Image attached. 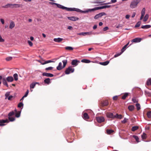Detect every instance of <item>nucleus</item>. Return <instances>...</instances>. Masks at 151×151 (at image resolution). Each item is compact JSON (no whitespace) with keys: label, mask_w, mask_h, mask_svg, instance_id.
Wrapping results in <instances>:
<instances>
[{"label":"nucleus","mask_w":151,"mask_h":151,"mask_svg":"<svg viewBox=\"0 0 151 151\" xmlns=\"http://www.w3.org/2000/svg\"><path fill=\"white\" fill-rule=\"evenodd\" d=\"M92 9H88L85 11H82L81 10L75 8H69L68 11H74L86 14L89 12H92Z\"/></svg>","instance_id":"1"},{"label":"nucleus","mask_w":151,"mask_h":151,"mask_svg":"<svg viewBox=\"0 0 151 151\" xmlns=\"http://www.w3.org/2000/svg\"><path fill=\"white\" fill-rule=\"evenodd\" d=\"M139 1L138 0H134L132 1L130 3V7L131 9H134L137 7Z\"/></svg>","instance_id":"2"},{"label":"nucleus","mask_w":151,"mask_h":151,"mask_svg":"<svg viewBox=\"0 0 151 151\" xmlns=\"http://www.w3.org/2000/svg\"><path fill=\"white\" fill-rule=\"evenodd\" d=\"M63 63V67L62 66V63L61 62H60L59 63L58 66L57 67V69L58 70H61L63 68H64L67 63V60H64L62 61Z\"/></svg>","instance_id":"3"},{"label":"nucleus","mask_w":151,"mask_h":151,"mask_svg":"<svg viewBox=\"0 0 151 151\" xmlns=\"http://www.w3.org/2000/svg\"><path fill=\"white\" fill-rule=\"evenodd\" d=\"M110 5H105V6H98V7H94L92 9V12L95 11L96 10H99L100 9H105L106 8H109L111 7Z\"/></svg>","instance_id":"4"},{"label":"nucleus","mask_w":151,"mask_h":151,"mask_svg":"<svg viewBox=\"0 0 151 151\" xmlns=\"http://www.w3.org/2000/svg\"><path fill=\"white\" fill-rule=\"evenodd\" d=\"M74 71V69L72 68L71 67H68L66 70L65 73L66 74H69L70 73H73Z\"/></svg>","instance_id":"5"},{"label":"nucleus","mask_w":151,"mask_h":151,"mask_svg":"<svg viewBox=\"0 0 151 151\" xmlns=\"http://www.w3.org/2000/svg\"><path fill=\"white\" fill-rule=\"evenodd\" d=\"M106 13L104 12L100 13L96 15L94 17V18L95 19H97L99 18H100L102 16L105 15Z\"/></svg>","instance_id":"6"},{"label":"nucleus","mask_w":151,"mask_h":151,"mask_svg":"<svg viewBox=\"0 0 151 151\" xmlns=\"http://www.w3.org/2000/svg\"><path fill=\"white\" fill-rule=\"evenodd\" d=\"M96 120L99 123H101L104 121L105 119L103 116H99L96 117Z\"/></svg>","instance_id":"7"},{"label":"nucleus","mask_w":151,"mask_h":151,"mask_svg":"<svg viewBox=\"0 0 151 151\" xmlns=\"http://www.w3.org/2000/svg\"><path fill=\"white\" fill-rule=\"evenodd\" d=\"M9 120L7 119L5 120H0V126H3L5 125L4 124L5 123L9 122Z\"/></svg>","instance_id":"8"},{"label":"nucleus","mask_w":151,"mask_h":151,"mask_svg":"<svg viewBox=\"0 0 151 151\" xmlns=\"http://www.w3.org/2000/svg\"><path fill=\"white\" fill-rule=\"evenodd\" d=\"M57 6L58 7L61 8L62 9H65L67 11H68L69 8H68L66 7H65L61 4H57Z\"/></svg>","instance_id":"9"},{"label":"nucleus","mask_w":151,"mask_h":151,"mask_svg":"<svg viewBox=\"0 0 151 151\" xmlns=\"http://www.w3.org/2000/svg\"><path fill=\"white\" fill-rule=\"evenodd\" d=\"M67 18L69 20L73 21H75L79 19L78 18L74 16L69 17Z\"/></svg>","instance_id":"10"},{"label":"nucleus","mask_w":151,"mask_h":151,"mask_svg":"<svg viewBox=\"0 0 151 151\" xmlns=\"http://www.w3.org/2000/svg\"><path fill=\"white\" fill-rule=\"evenodd\" d=\"M79 63H80L79 61L77 60H73L71 62V64L73 65L76 66L78 65Z\"/></svg>","instance_id":"11"},{"label":"nucleus","mask_w":151,"mask_h":151,"mask_svg":"<svg viewBox=\"0 0 151 151\" xmlns=\"http://www.w3.org/2000/svg\"><path fill=\"white\" fill-rule=\"evenodd\" d=\"M141 40V38L137 37L133 39L131 41L132 42L138 43L140 42Z\"/></svg>","instance_id":"12"},{"label":"nucleus","mask_w":151,"mask_h":151,"mask_svg":"<svg viewBox=\"0 0 151 151\" xmlns=\"http://www.w3.org/2000/svg\"><path fill=\"white\" fill-rule=\"evenodd\" d=\"M42 75L43 76H46L50 77H52L54 76L52 74L45 72L43 73H42Z\"/></svg>","instance_id":"13"},{"label":"nucleus","mask_w":151,"mask_h":151,"mask_svg":"<svg viewBox=\"0 0 151 151\" xmlns=\"http://www.w3.org/2000/svg\"><path fill=\"white\" fill-rule=\"evenodd\" d=\"M106 116L107 117L111 119L114 118V115L112 113L109 112L107 113Z\"/></svg>","instance_id":"14"},{"label":"nucleus","mask_w":151,"mask_h":151,"mask_svg":"<svg viewBox=\"0 0 151 151\" xmlns=\"http://www.w3.org/2000/svg\"><path fill=\"white\" fill-rule=\"evenodd\" d=\"M63 40V39L62 38L58 37V38H54L53 41L55 42L59 43L61 42Z\"/></svg>","instance_id":"15"},{"label":"nucleus","mask_w":151,"mask_h":151,"mask_svg":"<svg viewBox=\"0 0 151 151\" xmlns=\"http://www.w3.org/2000/svg\"><path fill=\"white\" fill-rule=\"evenodd\" d=\"M6 81L8 82H12L14 80V78L12 76H9L6 78Z\"/></svg>","instance_id":"16"},{"label":"nucleus","mask_w":151,"mask_h":151,"mask_svg":"<svg viewBox=\"0 0 151 151\" xmlns=\"http://www.w3.org/2000/svg\"><path fill=\"white\" fill-rule=\"evenodd\" d=\"M21 5L20 4H11V6L12 8L15 7V8H19L21 6Z\"/></svg>","instance_id":"17"},{"label":"nucleus","mask_w":151,"mask_h":151,"mask_svg":"<svg viewBox=\"0 0 151 151\" xmlns=\"http://www.w3.org/2000/svg\"><path fill=\"white\" fill-rule=\"evenodd\" d=\"M2 83L4 85L6 86L7 87H8L9 85L7 83L6 81V79L4 78H2Z\"/></svg>","instance_id":"18"},{"label":"nucleus","mask_w":151,"mask_h":151,"mask_svg":"<svg viewBox=\"0 0 151 151\" xmlns=\"http://www.w3.org/2000/svg\"><path fill=\"white\" fill-rule=\"evenodd\" d=\"M44 82L45 83L49 84L51 83L50 80L49 78H47L45 79L44 80Z\"/></svg>","instance_id":"19"},{"label":"nucleus","mask_w":151,"mask_h":151,"mask_svg":"<svg viewBox=\"0 0 151 151\" xmlns=\"http://www.w3.org/2000/svg\"><path fill=\"white\" fill-rule=\"evenodd\" d=\"M151 27V26L150 25H146L142 26L141 28L144 29H147L150 28Z\"/></svg>","instance_id":"20"},{"label":"nucleus","mask_w":151,"mask_h":151,"mask_svg":"<svg viewBox=\"0 0 151 151\" xmlns=\"http://www.w3.org/2000/svg\"><path fill=\"white\" fill-rule=\"evenodd\" d=\"M15 26V24L14 22L13 21H12L11 22L10 25L9 27L10 29H12Z\"/></svg>","instance_id":"21"},{"label":"nucleus","mask_w":151,"mask_h":151,"mask_svg":"<svg viewBox=\"0 0 151 151\" xmlns=\"http://www.w3.org/2000/svg\"><path fill=\"white\" fill-rule=\"evenodd\" d=\"M109 63V61H107L104 62H100V64L101 65L105 66L107 65Z\"/></svg>","instance_id":"22"},{"label":"nucleus","mask_w":151,"mask_h":151,"mask_svg":"<svg viewBox=\"0 0 151 151\" xmlns=\"http://www.w3.org/2000/svg\"><path fill=\"white\" fill-rule=\"evenodd\" d=\"M122 115H118L117 114H116V115H114V118H116L117 119H121L122 118Z\"/></svg>","instance_id":"23"},{"label":"nucleus","mask_w":151,"mask_h":151,"mask_svg":"<svg viewBox=\"0 0 151 151\" xmlns=\"http://www.w3.org/2000/svg\"><path fill=\"white\" fill-rule=\"evenodd\" d=\"M81 62L82 63H88L91 62V61L88 60L84 59L81 60Z\"/></svg>","instance_id":"24"},{"label":"nucleus","mask_w":151,"mask_h":151,"mask_svg":"<svg viewBox=\"0 0 151 151\" xmlns=\"http://www.w3.org/2000/svg\"><path fill=\"white\" fill-rule=\"evenodd\" d=\"M149 15L147 14H146L145 16L144 17V19L143 20V21L144 22H145L147 21L148 19L149 18Z\"/></svg>","instance_id":"25"},{"label":"nucleus","mask_w":151,"mask_h":151,"mask_svg":"<svg viewBox=\"0 0 151 151\" xmlns=\"http://www.w3.org/2000/svg\"><path fill=\"white\" fill-rule=\"evenodd\" d=\"M128 109L130 111H132L134 109V106L133 105H130L128 106Z\"/></svg>","instance_id":"26"},{"label":"nucleus","mask_w":151,"mask_h":151,"mask_svg":"<svg viewBox=\"0 0 151 151\" xmlns=\"http://www.w3.org/2000/svg\"><path fill=\"white\" fill-rule=\"evenodd\" d=\"M24 104L22 102L19 103L18 105V107L19 108H21V109H22L23 107Z\"/></svg>","instance_id":"27"},{"label":"nucleus","mask_w":151,"mask_h":151,"mask_svg":"<svg viewBox=\"0 0 151 151\" xmlns=\"http://www.w3.org/2000/svg\"><path fill=\"white\" fill-rule=\"evenodd\" d=\"M54 62V61H52L50 60L45 61L43 63H41V64L42 65H44L50 63L51 62Z\"/></svg>","instance_id":"28"},{"label":"nucleus","mask_w":151,"mask_h":151,"mask_svg":"<svg viewBox=\"0 0 151 151\" xmlns=\"http://www.w3.org/2000/svg\"><path fill=\"white\" fill-rule=\"evenodd\" d=\"M146 84L147 85L150 86L151 85V78L148 79L147 81Z\"/></svg>","instance_id":"29"},{"label":"nucleus","mask_w":151,"mask_h":151,"mask_svg":"<svg viewBox=\"0 0 151 151\" xmlns=\"http://www.w3.org/2000/svg\"><path fill=\"white\" fill-rule=\"evenodd\" d=\"M129 93H125L123 96L122 97V99H125L128 96V95Z\"/></svg>","instance_id":"30"},{"label":"nucleus","mask_w":151,"mask_h":151,"mask_svg":"<svg viewBox=\"0 0 151 151\" xmlns=\"http://www.w3.org/2000/svg\"><path fill=\"white\" fill-rule=\"evenodd\" d=\"M13 77L15 81H17L18 80V76L17 73H15L13 75Z\"/></svg>","instance_id":"31"},{"label":"nucleus","mask_w":151,"mask_h":151,"mask_svg":"<svg viewBox=\"0 0 151 151\" xmlns=\"http://www.w3.org/2000/svg\"><path fill=\"white\" fill-rule=\"evenodd\" d=\"M21 111H19L16 113L15 116L16 117L18 118L20 117L21 114Z\"/></svg>","instance_id":"32"},{"label":"nucleus","mask_w":151,"mask_h":151,"mask_svg":"<svg viewBox=\"0 0 151 151\" xmlns=\"http://www.w3.org/2000/svg\"><path fill=\"white\" fill-rule=\"evenodd\" d=\"M35 85H36L35 83V82H33L31 84H30V88L31 89L34 88Z\"/></svg>","instance_id":"33"},{"label":"nucleus","mask_w":151,"mask_h":151,"mask_svg":"<svg viewBox=\"0 0 151 151\" xmlns=\"http://www.w3.org/2000/svg\"><path fill=\"white\" fill-rule=\"evenodd\" d=\"M83 116L84 118L85 119H88L89 118L88 116V114L86 113H85L84 114Z\"/></svg>","instance_id":"34"},{"label":"nucleus","mask_w":151,"mask_h":151,"mask_svg":"<svg viewBox=\"0 0 151 151\" xmlns=\"http://www.w3.org/2000/svg\"><path fill=\"white\" fill-rule=\"evenodd\" d=\"M10 92H7L5 94V99H7V98L9 96Z\"/></svg>","instance_id":"35"},{"label":"nucleus","mask_w":151,"mask_h":151,"mask_svg":"<svg viewBox=\"0 0 151 151\" xmlns=\"http://www.w3.org/2000/svg\"><path fill=\"white\" fill-rule=\"evenodd\" d=\"M114 131L112 130L107 129L106 130V133L108 134H110L114 132Z\"/></svg>","instance_id":"36"},{"label":"nucleus","mask_w":151,"mask_h":151,"mask_svg":"<svg viewBox=\"0 0 151 151\" xmlns=\"http://www.w3.org/2000/svg\"><path fill=\"white\" fill-rule=\"evenodd\" d=\"M65 49L66 50H73V48L71 47L68 46L65 47Z\"/></svg>","instance_id":"37"},{"label":"nucleus","mask_w":151,"mask_h":151,"mask_svg":"<svg viewBox=\"0 0 151 151\" xmlns=\"http://www.w3.org/2000/svg\"><path fill=\"white\" fill-rule=\"evenodd\" d=\"M132 101L134 103H137L138 102V99L136 97L133 98L132 99Z\"/></svg>","instance_id":"38"},{"label":"nucleus","mask_w":151,"mask_h":151,"mask_svg":"<svg viewBox=\"0 0 151 151\" xmlns=\"http://www.w3.org/2000/svg\"><path fill=\"white\" fill-rule=\"evenodd\" d=\"M141 23V22L140 21H138L136 24L135 26V27H139L140 26Z\"/></svg>","instance_id":"39"},{"label":"nucleus","mask_w":151,"mask_h":151,"mask_svg":"<svg viewBox=\"0 0 151 151\" xmlns=\"http://www.w3.org/2000/svg\"><path fill=\"white\" fill-rule=\"evenodd\" d=\"M8 119L10 121V122H13L15 120V119L13 117H8Z\"/></svg>","instance_id":"40"},{"label":"nucleus","mask_w":151,"mask_h":151,"mask_svg":"<svg viewBox=\"0 0 151 151\" xmlns=\"http://www.w3.org/2000/svg\"><path fill=\"white\" fill-rule=\"evenodd\" d=\"M145 8H143L141 12V15L144 16L145 14Z\"/></svg>","instance_id":"41"},{"label":"nucleus","mask_w":151,"mask_h":151,"mask_svg":"<svg viewBox=\"0 0 151 151\" xmlns=\"http://www.w3.org/2000/svg\"><path fill=\"white\" fill-rule=\"evenodd\" d=\"M138 128L137 126H134L133 127L132 129V130L133 131H134L137 130Z\"/></svg>","instance_id":"42"},{"label":"nucleus","mask_w":151,"mask_h":151,"mask_svg":"<svg viewBox=\"0 0 151 151\" xmlns=\"http://www.w3.org/2000/svg\"><path fill=\"white\" fill-rule=\"evenodd\" d=\"M146 134L145 133H143L141 135V137L143 139H146Z\"/></svg>","instance_id":"43"},{"label":"nucleus","mask_w":151,"mask_h":151,"mask_svg":"<svg viewBox=\"0 0 151 151\" xmlns=\"http://www.w3.org/2000/svg\"><path fill=\"white\" fill-rule=\"evenodd\" d=\"M136 106L137 107V110H139L140 109V104H138L137 103L136 104Z\"/></svg>","instance_id":"44"},{"label":"nucleus","mask_w":151,"mask_h":151,"mask_svg":"<svg viewBox=\"0 0 151 151\" xmlns=\"http://www.w3.org/2000/svg\"><path fill=\"white\" fill-rule=\"evenodd\" d=\"M14 114V111H12L10 112L8 114V117H11V116L13 115Z\"/></svg>","instance_id":"45"},{"label":"nucleus","mask_w":151,"mask_h":151,"mask_svg":"<svg viewBox=\"0 0 151 151\" xmlns=\"http://www.w3.org/2000/svg\"><path fill=\"white\" fill-rule=\"evenodd\" d=\"M11 4H8L5 5V6H3V7L7 8L8 7H10L11 6Z\"/></svg>","instance_id":"46"},{"label":"nucleus","mask_w":151,"mask_h":151,"mask_svg":"<svg viewBox=\"0 0 151 151\" xmlns=\"http://www.w3.org/2000/svg\"><path fill=\"white\" fill-rule=\"evenodd\" d=\"M123 52L121 51V52L120 53H118L116 54L114 56V57L116 58L119 55H120Z\"/></svg>","instance_id":"47"},{"label":"nucleus","mask_w":151,"mask_h":151,"mask_svg":"<svg viewBox=\"0 0 151 151\" xmlns=\"http://www.w3.org/2000/svg\"><path fill=\"white\" fill-rule=\"evenodd\" d=\"M103 2L102 1H91V2L93 4H100Z\"/></svg>","instance_id":"48"},{"label":"nucleus","mask_w":151,"mask_h":151,"mask_svg":"<svg viewBox=\"0 0 151 151\" xmlns=\"http://www.w3.org/2000/svg\"><path fill=\"white\" fill-rule=\"evenodd\" d=\"M133 137L135 139L137 142H139V139L137 136L136 135H133Z\"/></svg>","instance_id":"49"},{"label":"nucleus","mask_w":151,"mask_h":151,"mask_svg":"<svg viewBox=\"0 0 151 151\" xmlns=\"http://www.w3.org/2000/svg\"><path fill=\"white\" fill-rule=\"evenodd\" d=\"M147 116L148 118H151V111L148 112L147 113Z\"/></svg>","instance_id":"50"},{"label":"nucleus","mask_w":151,"mask_h":151,"mask_svg":"<svg viewBox=\"0 0 151 151\" xmlns=\"http://www.w3.org/2000/svg\"><path fill=\"white\" fill-rule=\"evenodd\" d=\"M128 120V119H127L126 118H124V120L123 121H121V122H122V123H124V124L125 123L127 122Z\"/></svg>","instance_id":"51"},{"label":"nucleus","mask_w":151,"mask_h":151,"mask_svg":"<svg viewBox=\"0 0 151 151\" xmlns=\"http://www.w3.org/2000/svg\"><path fill=\"white\" fill-rule=\"evenodd\" d=\"M12 58V57H9L6 58V61H9L11 60Z\"/></svg>","instance_id":"52"},{"label":"nucleus","mask_w":151,"mask_h":151,"mask_svg":"<svg viewBox=\"0 0 151 151\" xmlns=\"http://www.w3.org/2000/svg\"><path fill=\"white\" fill-rule=\"evenodd\" d=\"M127 47L126 45H125L121 49V51H122V52H123L125 50Z\"/></svg>","instance_id":"53"},{"label":"nucleus","mask_w":151,"mask_h":151,"mask_svg":"<svg viewBox=\"0 0 151 151\" xmlns=\"http://www.w3.org/2000/svg\"><path fill=\"white\" fill-rule=\"evenodd\" d=\"M78 35H83V36H85V32H81L80 33H78L77 34Z\"/></svg>","instance_id":"54"},{"label":"nucleus","mask_w":151,"mask_h":151,"mask_svg":"<svg viewBox=\"0 0 151 151\" xmlns=\"http://www.w3.org/2000/svg\"><path fill=\"white\" fill-rule=\"evenodd\" d=\"M28 43L29 44V45L30 46H32L33 44H32V42L31 41H30V40H28Z\"/></svg>","instance_id":"55"},{"label":"nucleus","mask_w":151,"mask_h":151,"mask_svg":"<svg viewBox=\"0 0 151 151\" xmlns=\"http://www.w3.org/2000/svg\"><path fill=\"white\" fill-rule=\"evenodd\" d=\"M85 35H90L92 34V32H84Z\"/></svg>","instance_id":"56"},{"label":"nucleus","mask_w":151,"mask_h":151,"mask_svg":"<svg viewBox=\"0 0 151 151\" xmlns=\"http://www.w3.org/2000/svg\"><path fill=\"white\" fill-rule=\"evenodd\" d=\"M53 68L52 67H49L48 68H45L46 70H51Z\"/></svg>","instance_id":"57"},{"label":"nucleus","mask_w":151,"mask_h":151,"mask_svg":"<svg viewBox=\"0 0 151 151\" xmlns=\"http://www.w3.org/2000/svg\"><path fill=\"white\" fill-rule=\"evenodd\" d=\"M108 105V103L107 101H105L103 103V106H106Z\"/></svg>","instance_id":"58"},{"label":"nucleus","mask_w":151,"mask_h":151,"mask_svg":"<svg viewBox=\"0 0 151 151\" xmlns=\"http://www.w3.org/2000/svg\"><path fill=\"white\" fill-rule=\"evenodd\" d=\"M13 97V96H9L8 98L7 99L9 100H11L12 99Z\"/></svg>","instance_id":"59"},{"label":"nucleus","mask_w":151,"mask_h":151,"mask_svg":"<svg viewBox=\"0 0 151 151\" xmlns=\"http://www.w3.org/2000/svg\"><path fill=\"white\" fill-rule=\"evenodd\" d=\"M29 93V90H27L24 96V97H26L28 95Z\"/></svg>","instance_id":"60"},{"label":"nucleus","mask_w":151,"mask_h":151,"mask_svg":"<svg viewBox=\"0 0 151 151\" xmlns=\"http://www.w3.org/2000/svg\"><path fill=\"white\" fill-rule=\"evenodd\" d=\"M109 29V27H106L103 28V30L104 31H106Z\"/></svg>","instance_id":"61"},{"label":"nucleus","mask_w":151,"mask_h":151,"mask_svg":"<svg viewBox=\"0 0 151 151\" xmlns=\"http://www.w3.org/2000/svg\"><path fill=\"white\" fill-rule=\"evenodd\" d=\"M0 21L1 22L2 24H4V20L3 19H0Z\"/></svg>","instance_id":"62"},{"label":"nucleus","mask_w":151,"mask_h":151,"mask_svg":"<svg viewBox=\"0 0 151 151\" xmlns=\"http://www.w3.org/2000/svg\"><path fill=\"white\" fill-rule=\"evenodd\" d=\"M117 96H114L113 98V99L114 100H116L117 99Z\"/></svg>","instance_id":"63"},{"label":"nucleus","mask_w":151,"mask_h":151,"mask_svg":"<svg viewBox=\"0 0 151 151\" xmlns=\"http://www.w3.org/2000/svg\"><path fill=\"white\" fill-rule=\"evenodd\" d=\"M130 15L128 14L126 15L125 16V18L127 19H128L129 18Z\"/></svg>","instance_id":"64"}]
</instances>
